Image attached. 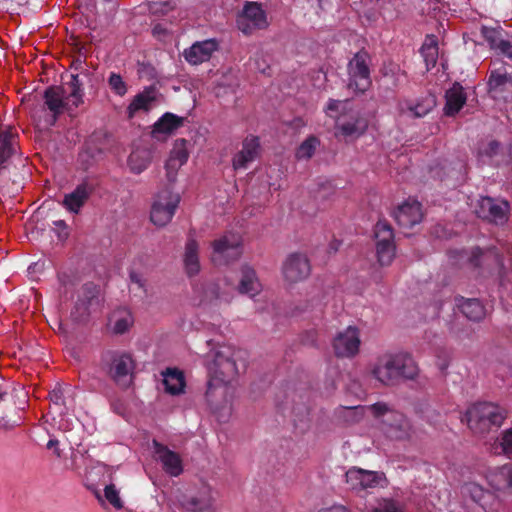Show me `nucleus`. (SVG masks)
Listing matches in <instances>:
<instances>
[{
	"label": "nucleus",
	"instance_id": "1",
	"mask_svg": "<svg viewBox=\"0 0 512 512\" xmlns=\"http://www.w3.org/2000/svg\"><path fill=\"white\" fill-rule=\"evenodd\" d=\"M418 372V367L409 354L397 353L380 357L371 373L382 385L394 387L408 380H414Z\"/></svg>",
	"mask_w": 512,
	"mask_h": 512
},
{
	"label": "nucleus",
	"instance_id": "2",
	"mask_svg": "<svg viewBox=\"0 0 512 512\" xmlns=\"http://www.w3.org/2000/svg\"><path fill=\"white\" fill-rule=\"evenodd\" d=\"M506 417V409L491 402L474 404L466 412L468 427L474 434L481 437L497 431Z\"/></svg>",
	"mask_w": 512,
	"mask_h": 512
},
{
	"label": "nucleus",
	"instance_id": "3",
	"mask_svg": "<svg viewBox=\"0 0 512 512\" xmlns=\"http://www.w3.org/2000/svg\"><path fill=\"white\" fill-rule=\"evenodd\" d=\"M238 362L245 369L246 364L240 359V352L230 348L219 349L206 357L209 375L221 383H229L241 373Z\"/></svg>",
	"mask_w": 512,
	"mask_h": 512
},
{
	"label": "nucleus",
	"instance_id": "4",
	"mask_svg": "<svg viewBox=\"0 0 512 512\" xmlns=\"http://www.w3.org/2000/svg\"><path fill=\"white\" fill-rule=\"evenodd\" d=\"M101 362L106 374L121 388H128L132 382L134 361L130 354L120 351H106Z\"/></svg>",
	"mask_w": 512,
	"mask_h": 512
},
{
	"label": "nucleus",
	"instance_id": "5",
	"mask_svg": "<svg viewBox=\"0 0 512 512\" xmlns=\"http://www.w3.org/2000/svg\"><path fill=\"white\" fill-rule=\"evenodd\" d=\"M369 64L370 56L365 50H360L350 59L347 65L349 88L361 93H364L370 88L372 80Z\"/></svg>",
	"mask_w": 512,
	"mask_h": 512
},
{
	"label": "nucleus",
	"instance_id": "6",
	"mask_svg": "<svg viewBox=\"0 0 512 512\" xmlns=\"http://www.w3.org/2000/svg\"><path fill=\"white\" fill-rule=\"evenodd\" d=\"M101 304L100 287L94 282H87L78 291L77 300L71 310V317L76 322L85 321L92 310Z\"/></svg>",
	"mask_w": 512,
	"mask_h": 512
},
{
	"label": "nucleus",
	"instance_id": "7",
	"mask_svg": "<svg viewBox=\"0 0 512 512\" xmlns=\"http://www.w3.org/2000/svg\"><path fill=\"white\" fill-rule=\"evenodd\" d=\"M478 218L497 226L507 223L510 214V205L506 200H497L489 196L481 197L475 206Z\"/></svg>",
	"mask_w": 512,
	"mask_h": 512
},
{
	"label": "nucleus",
	"instance_id": "8",
	"mask_svg": "<svg viewBox=\"0 0 512 512\" xmlns=\"http://www.w3.org/2000/svg\"><path fill=\"white\" fill-rule=\"evenodd\" d=\"M374 235L377 260L381 266H389L396 251L393 228L386 220H379L375 225Z\"/></svg>",
	"mask_w": 512,
	"mask_h": 512
},
{
	"label": "nucleus",
	"instance_id": "9",
	"mask_svg": "<svg viewBox=\"0 0 512 512\" xmlns=\"http://www.w3.org/2000/svg\"><path fill=\"white\" fill-rule=\"evenodd\" d=\"M179 202V194L173 193L170 189L159 192L151 208V221L159 227L167 225L172 220Z\"/></svg>",
	"mask_w": 512,
	"mask_h": 512
},
{
	"label": "nucleus",
	"instance_id": "10",
	"mask_svg": "<svg viewBox=\"0 0 512 512\" xmlns=\"http://www.w3.org/2000/svg\"><path fill=\"white\" fill-rule=\"evenodd\" d=\"M212 261L218 265H227L238 260L242 254L241 239L237 234L226 233L212 242Z\"/></svg>",
	"mask_w": 512,
	"mask_h": 512
},
{
	"label": "nucleus",
	"instance_id": "11",
	"mask_svg": "<svg viewBox=\"0 0 512 512\" xmlns=\"http://www.w3.org/2000/svg\"><path fill=\"white\" fill-rule=\"evenodd\" d=\"M236 22L238 29L245 35H250L254 30L264 29L268 26L266 13L256 2H247Z\"/></svg>",
	"mask_w": 512,
	"mask_h": 512
},
{
	"label": "nucleus",
	"instance_id": "12",
	"mask_svg": "<svg viewBox=\"0 0 512 512\" xmlns=\"http://www.w3.org/2000/svg\"><path fill=\"white\" fill-rule=\"evenodd\" d=\"M480 34L487 42L490 50L497 56L512 61V40L505 38L507 33L500 27H488L483 25Z\"/></svg>",
	"mask_w": 512,
	"mask_h": 512
},
{
	"label": "nucleus",
	"instance_id": "13",
	"mask_svg": "<svg viewBox=\"0 0 512 512\" xmlns=\"http://www.w3.org/2000/svg\"><path fill=\"white\" fill-rule=\"evenodd\" d=\"M360 337L356 327L349 326L339 332L333 340V348L338 357H353L359 351Z\"/></svg>",
	"mask_w": 512,
	"mask_h": 512
},
{
	"label": "nucleus",
	"instance_id": "14",
	"mask_svg": "<svg viewBox=\"0 0 512 512\" xmlns=\"http://www.w3.org/2000/svg\"><path fill=\"white\" fill-rule=\"evenodd\" d=\"M487 91L493 99H506L512 96V72L508 73L504 68L490 71Z\"/></svg>",
	"mask_w": 512,
	"mask_h": 512
},
{
	"label": "nucleus",
	"instance_id": "15",
	"mask_svg": "<svg viewBox=\"0 0 512 512\" xmlns=\"http://www.w3.org/2000/svg\"><path fill=\"white\" fill-rule=\"evenodd\" d=\"M311 266L308 258L300 253L291 254L283 264V274L287 281L298 282L309 276Z\"/></svg>",
	"mask_w": 512,
	"mask_h": 512
},
{
	"label": "nucleus",
	"instance_id": "16",
	"mask_svg": "<svg viewBox=\"0 0 512 512\" xmlns=\"http://www.w3.org/2000/svg\"><path fill=\"white\" fill-rule=\"evenodd\" d=\"M43 98L47 109L52 113L47 123L49 126H54L58 117L67 107V103L64 101V90L61 86H49L44 91Z\"/></svg>",
	"mask_w": 512,
	"mask_h": 512
},
{
	"label": "nucleus",
	"instance_id": "17",
	"mask_svg": "<svg viewBox=\"0 0 512 512\" xmlns=\"http://www.w3.org/2000/svg\"><path fill=\"white\" fill-rule=\"evenodd\" d=\"M393 217L400 227L412 228L423 218L421 204L417 201L404 202L393 212Z\"/></svg>",
	"mask_w": 512,
	"mask_h": 512
},
{
	"label": "nucleus",
	"instance_id": "18",
	"mask_svg": "<svg viewBox=\"0 0 512 512\" xmlns=\"http://www.w3.org/2000/svg\"><path fill=\"white\" fill-rule=\"evenodd\" d=\"M153 444L157 459L162 463L164 471L171 476H179L183 471L179 454L156 440L153 441Z\"/></svg>",
	"mask_w": 512,
	"mask_h": 512
},
{
	"label": "nucleus",
	"instance_id": "19",
	"mask_svg": "<svg viewBox=\"0 0 512 512\" xmlns=\"http://www.w3.org/2000/svg\"><path fill=\"white\" fill-rule=\"evenodd\" d=\"M437 104L436 96L429 93L415 102L407 100L400 104V113L413 118H422L432 111Z\"/></svg>",
	"mask_w": 512,
	"mask_h": 512
},
{
	"label": "nucleus",
	"instance_id": "20",
	"mask_svg": "<svg viewBox=\"0 0 512 512\" xmlns=\"http://www.w3.org/2000/svg\"><path fill=\"white\" fill-rule=\"evenodd\" d=\"M218 49V43L215 39L204 40L194 43L190 48L184 51L185 60L192 64L198 65L208 61L212 53Z\"/></svg>",
	"mask_w": 512,
	"mask_h": 512
},
{
	"label": "nucleus",
	"instance_id": "21",
	"mask_svg": "<svg viewBox=\"0 0 512 512\" xmlns=\"http://www.w3.org/2000/svg\"><path fill=\"white\" fill-rule=\"evenodd\" d=\"M444 114L454 117L463 108L467 101V95L459 82H455L445 93Z\"/></svg>",
	"mask_w": 512,
	"mask_h": 512
},
{
	"label": "nucleus",
	"instance_id": "22",
	"mask_svg": "<svg viewBox=\"0 0 512 512\" xmlns=\"http://www.w3.org/2000/svg\"><path fill=\"white\" fill-rule=\"evenodd\" d=\"M260 150V141L256 136L246 137L243 141L242 150L233 158L235 169L246 168L247 164L254 161Z\"/></svg>",
	"mask_w": 512,
	"mask_h": 512
},
{
	"label": "nucleus",
	"instance_id": "23",
	"mask_svg": "<svg viewBox=\"0 0 512 512\" xmlns=\"http://www.w3.org/2000/svg\"><path fill=\"white\" fill-rule=\"evenodd\" d=\"M92 192L93 186L87 182H83L79 184L71 193L64 196L62 205L68 211L78 213Z\"/></svg>",
	"mask_w": 512,
	"mask_h": 512
},
{
	"label": "nucleus",
	"instance_id": "24",
	"mask_svg": "<svg viewBox=\"0 0 512 512\" xmlns=\"http://www.w3.org/2000/svg\"><path fill=\"white\" fill-rule=\"evenodd\" d=\"M134 318L130 310L119 308L109 317L108 327L115 335H123L132 327Z\"/></svg>",
	"mask_w": 512,
	"mask_h": 512
},
{
	"label": "nucleus",
	"instance_id": "25",
	"mask_svg": "<svg viewBox=\"0 0 512 512\" xmlns=\"http://www.w3.org/2000/svg\"><path fill=\"white\" fill-rule=\"evenodd\" d=\"M183 263L189 277H193L200 272L199 245L192 237H189L185 244Z\"/></svg>",
	"mask_w": 512,
	"mask_h": 512
},
{
	"label": "nucleus",
	"instance_id": "26",
	"mask_svg": "<svg viewBox=\"0 0 512 512\" xmlns=\"http://www.w3.org/2000/svg\"><path fill=\"white\" fill-rule=\"evenodd\" d=\"M457 307L461 313L469 320L478 322L485 316V308L483 304L476 298H456Z\"/></svg>",
	"mask_w": 512,
	"mask_h": 512
},
{
	"label": "nucleus",
	"instance_id": "27",
	"mask_svg": "<svg viewBox=\"0 0 512 512\" xmlns=\"http://www.w3.org/2000/svg\"><path fill=\"white\" fill-rule=\"evenodd\" d=\"M185 118L179 117L173 113L166 112L153 125L152 136L159 138L160 134L168 135L181 127Z\"/></svg>",
	"mask_w": 512,
	"mask_h": 512
},
{
	"label": "nucleus",
	"instance_id": "28",
	"mask_svg": "<svg viewBox=\"0 0 512 512\" xmlns=\"http://www.w3.org/2000/svg\"><path fill=\"white\" fill-rule=\"evenodd\" d=\"M241 280L238 290L241 294H247L254 297L260 292L261 285L256 277V272L251 267L244 265L241 268Z\"/></svg>",
	"mask_w": 512,
	"mask_h": 512
},
{
	"label": "nucleus",
	"instance_id": "29",
	"mask_svg": "<svg viewBox=\"0 0 512 512\" xmlns=\"http://www.w3.org/2000/svg\"><path fill=\"white\" fill-rule=\"evenodd\" d=\"M155 100L156 97L154 88L144 90L143 92L137 94L127 108L128 118H133L135 113L139 110H150L151 105Z\"/></svg>",
	"mask_w": 512,
	"mask_h": 512
},
{
	"label": "nucleus",
	"instance_id": "30",
	"mask_svg": "<svg viewBox=\"0 0 512 512\" xmlns=\"http://www.w3.org/2000/svg\"><path fill=\"white\" fill-rule=\"evenodd\" d=\"M163 384L166 392L178 395L183 392L185 387L184 375L177 369L168 368L163 372Z\"/></svg>",
	"mask_w": 512,
	"mask_h": 512
},
{
	"label": "nucleus",
	"instance_id": "31",
	"mask_svg": "<svg viewBox=\"0 0 512 512\" xmlns=\"http://www.w3.org/2000/svg\"><path fill=\"white\" fill-rule=\"evenodd\" d=\"M152 153L149 149L138 148L131 152L128 157V166L135 174L142 173L151 163Z\"/></svg>",
	"mask_w": 512,
	"mask_h": 512
},
{
	"label": "nucleus",
	"instance_id": "32",
	"mask_svg": "<svg viewBox=\"0 0 512 512\" xmlns=\"http://www.w3.org/2000/svg\"><path fill=\"white\" fill-rule=\"evenodd\" d=\"M368 122L365 118L357 117L340 124L339 129L344 136L359 137L366 131Z\"/></svg>",
	"mask_w": 512,
	"mask_h": 512
},
{
	"label": "nucleus",
	"instance_id": "33",
	"mask_svg": "<svg viewBox=\"0 0 512 512\" xmlns=\"http://www.w3.org/2000/svg\"><path fill=\"white\" fill-rule=\"evenodd\" d=\"M81 76L88 77L87 73H80V74H72L70 77V81L68 82V85L70 87V93L69 96L73 99L72 104L75 107H78L81 103H83V79Z\"/></svg>",
	"mask_w": 512,
	"mask_h": 512
},
{
	"label": "nucleus",
	"instance_id": "34",
	"mask_svg": "<svg viewBox=\"0 0 512 512\" xmlns=\"http://www.w3.org/2000/svg\"><path fill=\"white\" fill-rule=\"evenodd\" d=\"M189 512H212L213 504L210 497H191L183 502Z\"/></svg>",
	"mask_w": 512,
	"mask_h": 512
},
{
	"label": "nucleus",
	"instance_id": "35",
	"mask_svg": "<svg viewBox=\"0 0 512 512\" xmlns=\"http://www.w3.org/2000/svg\"><path fill=\"white\" fill-rule=\"evenodd\" d=\"M320 144V141L317 137L311 135L308 138H306L300 146L297 148L295 156L298 160H308L310 159L315 151L318 145Z\"/></svg>",
	"mask_w": 512,
	"mask_h": 512
},
{
	"label": "nucleus",
	"instance_id": "36",
	"mask_svg": "<svg viewBox=\"0 0 512 512\" xmlns=\"http://www.w3.org/2000/svg\"><path fill=\"white\" fill-rule=\"evenodd\" d=\"M187 141L185 139H177L175 141L174 147L170 152V156L172 159L179 161L181 164H185L188 160V151L186 149Z\"/></svg>",
	"mask_w": 512,
	"mask_h": 512
},
{
	"label": "nucleus",
	"instance_id": "37",
	"mask_svg": "<svg viewBox=\"0 0 512 512\" xmlns=\"http://www.w3.org/2000/svg\"><path fill=\"white\" fill-rule=\"evenodd\" d=\"M384 474L374 471L364 470L362 477V489L377 487L383 480Z\"/></svg>",
	"mask_w": 512,
	"mask_h": 512
},
{
	"label": "nucleus",
	"instance_id": "38",
	"mask_svg": "<svg viewBox=\"0 0 512 512\" xmlns=\"http://www.w3.org/2000/svg\"><path fill=\"white\" fill-rule=\"evenodd\" d=\"M108 84L110 89L119 96H124L127 92L126 83L123 81L121 75L117 73L110 74Z\"/></svg>",
	"mask_w": 512,
	"mask_h": 512
},
{
	"label": "nucleus",
	"instance_id": "39",
	"mask_svg": "<svg viewBox=\"0 0 512 512\" xmlns=\"http://www.w3.org/2000/svg\"><path fill=\"white\" fill-rule=\"evenodd\" d=\"M364 474V470L360 468L353 467L349 469L346 474V482L351 485L352 489H360L362 490V477Z\"/></svg>",
	"mask_w": 512,
	"mask_h": 512
},
{
	"label": "nucleus",
	"instance_id": "40",
	"mask_svg": "<svg viewBox=\"0 0 512 512\" xmlns=\"http://www.w3.org/2000/svg\"><path fill=\"white\" fill-rule=\"evenodd\" d=\"M105 499L116 509L123 507V502L119 496V492L114 484L106 485L104 489Z\"/></svg>",
	"mask_w": 512,
	"mask_h": 512
},
{
	"label": "nucleus",
	"instance_id": "41",
	"mask_svg": "<svg viewBox=\"0 0 512 512\" xmlns=\"http://www.w3.org/2000/svg\"><path fill=\"white\" fill-rule=\"evenodd\" d=\"M372 512H403V509L392 499H383Z\"/></svg>",
	"mask_w": 512,
	"mask_h": 512
},
{
	"label": "nucleus",
	"instance_id": "42",
	"mask_svg": "<svg viewBox=\"0 0 512 512\" xmlns=\"http://www.w3.org/2000/svg\"><path fill=\"white\" fill-rule=\"evenodd\" d=\"M500 446L508 457H512V427L502 433Z\"/></svg>",
	"mask_w": 512,
	"mask_h": 512
},
{
	"label": "nucleus",
	"instance_id": "43",
	"mask_svg": "<svg viewBox=\"0 0 512 512\" xmlns=\"http://www.w3.org/2000/svg\"><path fill=\"white\" fill-rule=\"evenodd\" d=\"M421 53L424 57L427 69L429 70L430 66L434 67L438 57V51L435 50L434 46L426 48V51H423V48H421Z\"/></svg>",
	"mask_w": 512,
	"mask_h": 512
},
{
	"label": "nucleus",
	"instance_id": "44",
	"mask_svg": "<svg viewBox=\"0 0 512 512\" xmlns=\"http://www.w3.org/2000/svg\"><path fill=\"white\" fill-rule=\"evenodd\" d=\"M369 409H370L371 413L373 414V416L376 418L382 417L390 411L388 405L383 402H377L375 404H372L369 407Z\"/></svg>",
	"mask_w": 512,
	"mask_h": 512
},
{
	"label": "nucleus",
	"instance_id": "45",
	"mask_svg": "<svg viewBox=\"0 0 512 512\" xmlns=\"http://www.w3.org/2000/svg\"><path fill=\"white\" fill-rule=\"evenodd\" d=\"M49 399L55 405H65L63 390L60 386L49 393Z\"/></svg>",
	"mask_w": 512,
	"mask_h": 512
},
{
	"label": "nucleus",
	"instance_id": "46",
	"mask_svg": "<svg viewBox=\"0 0 512 512\" xmlns=\"http://www.w3.org/2000/svg\"><path fill=\"white\" fill-rule=\"evenodd\" d=\"M54 225H55V232L57 233L58 235V238L60 240H65L67 239L68 237V232H67V224L65 223L64 220H57V221H54Z\"/></svg>",
	"mask_w": 512,
	"mask_h": 512
},
{
	"label": "nucleus",
	"instance_id": "47",
	"mask_svg": "<svg viewBox=\"0 0 512 512\" xmlns=\"http://www.w3.org/2000/svg\"><path fill=\"white\" fill-rule=\"evenodd\" d=\"M500 476L506 482V486L512 489V467L503 466L500 471Z\"/></svg>",
	"mask_w": 512,
	"mask_h": 512
},
{
	"label": "nucleus",
	"instance_id": "48",
	"mask_svg": "<svg viewBox=\"0 0 512 512\" xmlns=\"http://www.w3.org/2000/svg\"><path fill=\"white\" fill-rule=\"evenodd\" d=\"M500 143L497 140H492L488 143L484 150V154L488 157H493L498 153Z\"/></svg>",
	"mask_w": 512,
	"mask_h": 512
},
{
	"label": "nucleus",
	"instance_id": "49",
	"mask_svg": "<svg viewBox=\"0 0 512 512\" xmlns=\"http://www.w3.org/2000/svg\"><path fill=\"white\" fill-rule=\"evenodd\" d=\"M130 280L132 283L136 284L139 288L144 289L145 287V280L141 276V274L131 271L129 274Z\"/></svg>",
	"mask_w": 512,
	"mask_h": 512
},
{
	"label": "nucleus",
	"instance_id": "50",
	"mask_svg": "<svg viewBox=\"0 0 512 512\" xmlns=\"http://www.w3.org/2000/svg\"><path fill=\"white\" fill-rule=\"evenodd\" d=\"M182 165L183 164H181L179 161H176V160L172 159L171 157H169L168 160L166 161L165 169L171 170V171H173L174 174H177L178 169Z\"/></svg>",
	"mask_w": 512,
	"mask_h": 512
},
{
	"label": "nucleus",
	"instance_id": "51",
	"mask_svg": "<svg viewBox=\"0 0 512 512\" xmlns=\"http://www.w3.org/2000/svg\"><path fill=\"white\" fill-rule=\"evenodd\" d=\"M483 255V250L479 247H475L472 250L470 261L474 264V266L480 265V258Z\"/></svg>",
	"mask_w": 512,
	"mask_h": 512
},
{
	"label": "nucleus",
	"instance_id": "52",
	"mask_svg": "<svg viewBox=\"0 0 512 512\" xmlns=\"http://www.w3.org/2000/svg\"><path fill=\"white\" fill-rule=\"evenodd\" d=\"M431 46H434L435 50L438 51V44H437V40L435 38V36H430V37H427L425 43L423 44L422 48H423V51H426V48H430Z\"/></svg>",
	"mask_w": 512,
	"mask_h": 512
},
{
	"label": "nucleus",
	"instance_id": "53",
	"mask_svg": "<svg viewBox=\"0 0 512 512\" xmlns=\"http://www.w3.org/2000/svg\"><path fill=\"white\" fill-rule=\"evenodd\" d=\"M340 104H341L340 100L330 99L328 101V104H327V107H326V111L327 112H329V111L336 112V111H338Z\"/></svg>",
	"mask_w": 512,
	"mask_h": 512
},
{
	"label": "nucleus",
	"instance_id": "54",
	"mask_svg": "<svg viewBox=\"0 0 512 512\" xmlns=\"http://www.w3.org/2000/svg\"><path fill=\"white\" fill-rule=\"evenodd\" d=\"M341 245V242L340 241H337V240H334L332 241L330 244H329V252H333L335 253L338 249H339V246Z\"/></svg>",
	"mask_w": 512,
	"mask_h": 512
},
{
	"label": "nucleus",
	"instance_id": "55",
	"mask_svg": "<svg viewBox=\"0 0 512 512\" xmlns=\"http://www.w3.org/2000/svg\"><path fill=\"white\" fill-rule=\"evenodd\" d=\"M59 281L61 282V284L66 287L69 283H71V280L69 278V276L67 275H59Z\"/></svg>",
	"mask_w": 512,
	"mask_h": 512
},
{
	"label": "nucleus",
	"instance_id": "56",
	"mask_svg": "<svg viewBox=\"0 0 512 512\" xmlns=\"http://www.w3.org/2000/svg\"><path fill=\"white\" fill-rule=\"evenodd\" d=\"M5 382L3 378L0 376V400L3 399L4 395H6V390L4 389Z\"/></svg>",
	"mask_w": 512,
	"mask_h": 512
},
{
	"label": "nucleus",
	"instance_id": "57",
	"mask_svg": "<svg viewBox=\"0 0 512 512\" xmlns=\"http://www.w3.org/2000/svg\"><path fill=\"white\" fill-rule=\"evenodd\" d=\"M449 363L446 360H443L438 363V367L443 374H445V370L448 368Z\"/></svg>",
	"mask_w": 512,
	"mask_h": 512
},
{
	"label": "nucleus",
	"instance_id": "58",
	"mask_svg": "<svg viewBox=\"0 0 512 512\" xmlns=\"http://www.w3.org/2000/svg\"><path fill=\"white\" fill-rule=\"evenodd\" d=\"M59 444V441L57 439H50L46 445L48 449H52L56 447Z\"/></svg>",
	"mask_w": 512,
	"mask_h": 512
},
{
	"label": "nucleus",
	"instance_id": "59",
	"mask_svg": "<svg viewBox=\"0 0 512 512\" xmlns=\"http://www.w3.org/2000/svg\"><path fill=\"white\" fill-rule=\"evenodd\" d=\"M166 173H167L168 181L171 183L174 182L176 179V174H174L173 171H171V170H166Z\"/></svg>",
	"mask_w": 512,
	"mask_h": 512
},
{
	"label": "nucleus",
	"instance_id": "60",
	"mask_svg": "<svg viewBox=\"0 0 512 512\" xmlns=\"http://www.w3.org/2000/svg\"><path fill=\"white\" fill-rule=\"evenodd\" d=\"M489 251L495 255L496 261L498 263L501 262L502 259H501L500 255L496 252L495 248H491Z\"/></svg>",
	"mask_w": 512,
	"mask_h": 512
},
{
	"label": "nucleus",
	"instance_id": "61",
	"mask_svg": "<svg viewBox=\"0 0 512 512\" xmlns=\"http://www.w3.org/2000/svg\"><path fill=\"white\" fill-rule=\"evenodd\" d=\"M163 31L162 27L160 25H156L154 28H153V34H159Z\"/></svg>",
	"mask_w": 512,
	"mask_h": 512
},
{
	"label": "nucleus",
	"instance_id": "62",
	"mask_svg": "<svg viewBox=\"0 0 512 512\" xmlns=\"http://www.w3.org/2000/svg\"><path fill=\"white\" fill-rule=\"evenodd\" d=\"M211 387H212V382L209 381L208 382V390H207V395L209 394L210 390H211Z\"/></svg>",
	"mask_w": 512,
	"mask_h": 512
},
{
	"label": "nucleus",
	"instance_id": "63",
	"mask_svg": "<svg viewBox=\"0 0 512 512\" xmlns=\"http://www.w3.org/2000/svg\"><path fill=\"white\" fill-rule=\"evenodd\" d=\"M88 154H89V152H88V150H87V151L83 152L82 154H80V156L83 158V157H85V156H88Z\"/></svg>",
	"mask_w": 512,
	"mask_h": 512
},
{
	"label": "nucleus",
	"instance_id": "64",
	"mask_svg": "<svg viewBox=\"0 0 512 512\" xmlns=\"http://www.w3.org/2000/svg\"><path fill=\"white\" fill-rule=\"evenodd\" d=\"M55 453L57 454V456H60V451L59 450H56Z\"/></svg>",
	"mask_w": 512,
	"mask_h": 512
}]
</instances>
